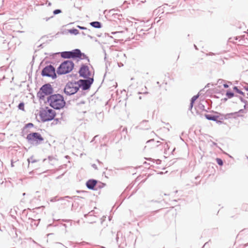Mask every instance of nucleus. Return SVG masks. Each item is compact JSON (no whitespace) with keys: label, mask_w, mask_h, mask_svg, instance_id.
<instances>
[{"label":"nucleus","mask_w":248,"mask_h":248,"mask_svg":"<svg viewBox=\"0 0 248 248\" xmlns=\"http://www.w3.org/2000/svg\"><path fill=\"white\" fill-rule=\"evenodd\" d=\"M129 137L127 134V128L124 127L122 130L117 133L115 138L117 140H125Z\"/></svg>","instance_id":"nucleus-10"},{"label":"nucleus","mask_w":248,"mask_h":248,"mask_svg":"<svg viewBox=\"0 0 248 248\" xmlns=\"http://www.w3.org/2000/svg\"><path fill=\"white\" fill-rule=\"evenodd\" d=\"M91 31H86V33H87L88 34H89L91 33Z\"/></svg>","instance_id":"nucleus-55"},{"label":"nucleus","mask_w":248,"mask_h":248,"mask_svg":"<svg viewBox=\"0 0 248 248\" xmlns=\"http://www.w3.org/2000/svg\"><path fill=\"white\" fill-rule=\"evenodd\" d=\"M62 12V11L61 9H56L54 10L53 12V15H56L59 14H60Z\"/></svg>","instance_id":"nucleus-30"},{"label":"nucleus","mask_w":248,"mask_h":248,"mask_svg":"<svg viewBox=\"0 0 248 248\" xmlns=\"http://www.w3.org/2000/svg\"><path fill=\"white\" fill-rule=\"evenodd\" d=\"M73 75V77H77V75L76 74V75Z\"/></svg>","instance_id":"nucleus-60"},{"label":"nucleus","mask_w":248,"mask_h":248,"mask_svg":"<svg viewBox=\"0 0 248 248\" xmlns=\"http://www.w3.org/2000/svg\"><path fill=\"white\" fill-rule=\"evenodd\" d=\"M229 41L230 42H232L233 43H235L233 40H232V38H231L229 39Z\"/></svg>","instance_id":"nucleus-41"},{"label":"nucleus","mask_w":248,"mask_h":248,"mask_svg":"<svg viewBox=\"0 0 248 248\" xmlns=\"http://www.w3.org/2000/svg\"><path fill=\"white\" fill-rule=\"evenodd\" d=\"M98 137V135H96V136H95L93 138V140H95V139H96V138H97Z\"/></svg>","instance_id":"nucleus-51"},{"label":"nucleus","mask_w":248,"mask_h":248,"mask_svg":"<svg viewBox=\"0 0 248 248\" xmlns=\"http://www.w3.org/2000/svg\"><path fill=\"white\" fill-rule=\"evenodd\" d=\"M56 113L55 110L47 107L40 111L39 115L42 121L45 122L50 121L54 119Z\"/></svg>","instance_id":"nucleus-4"},{"label":"nucleus","mask_w":248,"mask_h":248,"mask_svg":"<svg viewBox=\"0 0 248 248\" xmlns=\"http://www.w3.org/2000/svg\"><path fill=\"white\" fill-rule=\"evenodd\" d=\"M78 91L76 81H68L63 89L64 93L67 95H72L77 93Z\"/></svg>","instance_id":"nucleus-5"},{"label":"nucleus","mask_w":248,"mask_h":248,"mask_svg":"<svg viewBox=\"0 0 248 248\" xmlns=\"http://www.w3.org/2000/svg\"><path fill=\"white\" fill-rule=\"evenodd\" d=\"M206 55H210V56L211 55H211H214V54L213 53H212V52H210L208 54H207Z\"/></svg>","instance_id":"nucleus-44"},{"label":"nucleus","mask_w":248,"mask_h":248,"mask_svg":"<svg viewBox=\"0 0 248 248\" xmlns=\"http://www.w3.org/2000/svg\"><path fill=\"white\" fill-rule=\"evenodd\" d=\"M175 6H172V8H171V9H174V8H175Z\"/></svg>","instance_id":"nucleus-61"},{"label":"nucleus","mask_w":248,"mask_h":248,"mask_svg":"<svg viewBox=\"0 0 248 248\" xmlns=\"http://www.w3.org/2000/svg\"><path fill=\"white\" fill-rule=\"evenodd\" d=\"M51 3L50 2H49V3H48V5H49V6L51 5Z\"/></svg>","instance_id":"nucleus-62"},{"label":"nucleus","mask_w":248,"mask_h":248,"mask_svg":"<svg viewBox=\"0 0 248 248\" xmlns=\"http://www.w3.org/2000/svg\"><path fill=\"white\" fill-rule=\"evenodd\" d=\"M18 108L19 109L24 110V103L20 102L18 105Z\"/></svg>","instance_id":"nucleus-25"},{"label":"nucleus","mask_w":248,"mask_h":248,"mask_svg":"<svg viewBox=\"0 0 248 248\" xmlns=\"http://www.w3.org/2000/svg\"><path fill=\"white\" fill-rule=\"evenodd\" d=\"M26 140H44V138L39 133L31 132L27 134Z\"/></svg>","instance_id":"nucleus-11"},{"label":"nucleus","mask_w":248,"mask_h":248,"mask_svg":"<svg viewBox=\"0 0 248 248\" xmlns=\"http://www.w3.org/2000/svg\"><path fill=\"white\" fill-rule=\"evenodd\" d=\"M118 66L121 67L122 66H123L124 64L122 62H118Z\"/></svg>","instance_id":"nucleus-37"},{"label":"nucleus","mask_w":248,"mask_h":248,"mask_svg":"<svg viewBox=\"0 0 248 248\" xmlns=\"http://www.w3.org/2000/svg\"><path fill=\"white\" fill-rule=\"evenodd\" d=\"M156 84H157V85H158L159 87H160V85L159 82L157 81V82H156Z\"/></svg>","instance_id":"nucleus-53"},{"label":"nucleus","mask_w":248,"mask_h":248,"mask_svg":"<svg viewBox=\"0 0 248 248\" xmlns=\"http://www.w3.org/2000/svg\"><path fill=\"white\" fill-rule=\"evenodd\" d=\"M247 106H248V105H246V104H245V105L244 106V109H246L247 108Z\"/></svg>","instance_id":"nucleus-47"},{"label":"nucleus","mask_w":248,"mask_h":248,"mask_svg":"<svg viewBox=\"0 0 248 248\" xmlns=\"http://www.w3.org/2000/svg\"><path fill=\"white\" fill-rule=\"evenodd\" d=\"M47 102L52 108L60 110L65 105V101L62 95L57 93L53 94L47 97Z\"/></svg>","instance_id":"nucleus-1"},{"label":"nucleus","mask_w":248,"mask_h":248,"mask_svg":"<svg viewBox=\"0 0 248 248\" xmlns=\"http://www.w3.org/2000/svg\"><path fill=\"white\" fill-rule=\"evenodd\" d=\"M54 89L49 83H46L42 85L37 93V97L42 100L45 99L46 96H50L53 94Z\"/></svg>","instance_id":"nucleus-3"},{"label":"nucleus","mask_w":248,"mask_h":248,"mask_svg":"<svg viewBox=\"0 0 248 248\" xmlns=\"http://www.w3.org/2000/svg\"><path fill=\"white\" fill-rule=\"evenodd\" d=\"M85 101L82 100V101H80L79 102H77L76 105L77 106H79V105H80L81 104H85Z\"/></svg>","instance_id":"nucleus-33"},{"label":"nucleus","mask_w":248,"mask_h":248,"mask_svg":"<svg viewBox=\"0 0 248 248\" xmlns=\"http://www.w3.org/2000/svg\"><path fill=\"white\" fill-rule=\"evenodd\" d=\"M78 60H87L88 62H89V59L88 57L84 53L81 52L79 49H78V52L77 54V58Z\"/></svg>","instance_id":"nucleus-13"},{"label":"nucleus","mask_w":248,"mask_h":248,"mask_svg":"<svg viewBox=\"0 0 248 248\" xmlns=\"http://www.w3.org/2000/svg\"><path fill=\"white\" fill-rule=\"evenodd\" d=\"M224 119H227L228 118H230L231 117H233V115H231L230 113H227L226 115H224Z\"/></svg>","instance_id":"nucleus-32"},{"label":"nucleus","mask_w":248,"mask_h":248,"mask_svg":"<svg viewBox=\"0 0 248 248\" xmlns=\"http://www.w3.org/2000/svg\"><path fill=\"white\" fill-rule=\"evenodd\" d=\"M79 76L83 78H88L91 75L89 67L85 64H82L78 71Z\"/></svg>","instance_id":"nucleus-9"},{"label":"nucleus","mask_w":248,"mask_h":248,"mask_svg":"<svg viewBox=\"0 0 248 248\" xmlns=\"http://www.w3.org/2000/svg\"><path fill=\"white\" fill-rule=\"evenodd\" d=\"M235 96L238 97L242 103H244L245 104H246V105H248V101L244 99L242 97L238 95H236Z\"/></svg>","instance_id":"nucleus-29"},{"label":"nucleus","mask_w":248,"mask_h":248,"mask_svg":"<svg viewBox=\"0 0 248 248\" xmlns=\"http://www.w3.org/2000/svg\"><path fill=\"white\" fill-rule=\"evenodd\" d=\"M180 140H183V139L181 137H180Z\"/></svg>","instance_id":"nucleus-64"},{"label":"nucleus","mask_w":248,"mask_h":248,"mask_svg":"<svg viewBox=\"0 0 248 248\" xmlns=\"http://www.w3.org/2000/svg\"><path fill=\"white\" fill-rule=\"evenodd\" d=\"M224 80L222 79H219L217 81V84H221L223 82H224Z\"/></svg>","instance_id":"nucleus-35"},{"label":"nucleus","mask_w":248,"mask_h":248,"mask_svg":"<svg viewBox=\"0 0 248 248\" xmlns=\"http://www.w3.org/2000/svg\"><path fill=\"white\" fill-rule=\"evenodd\" d=\"M210 83L207 84V85L205 86V87H210Z\"/></svg>","instance_id":"nucleus-52"},{"label":"nucleus","mask_w":248,"mask_h":248,"mask_svg":"<svg viewBox=\"0 0 248 248\" xmlns=\"http://www.w3.org/2000/svg\"><path fill=\"white\" fill-rule=\"evenodd\" d=\"M78 94H77V96H76L77 98H74L73 99V101L77 100V99H78V98H79V96H80V95L79 96H78Z\"/></svg>","instance_id":"nucleus-42"},{"label":"nucleus","mask_w":248,"mask_h":248,"mask_svg":"<svg viewBox=\"0 0 248 248\" xmlns=\"http://www.w3.org/2000/svg\"><path fill=\"white\" fill-rule=\"evenodd\" d=\"M166 124L167 125L169 126H170V127H171V126H170V124H169V123H167V124Z\"/></svg>","instance_id":"nucleus-54"},{"label":"nucleus","mask_w":248,"mask_h":248,"mask_svg":"<svg viewBox=\"0 0 248 248\" xmlns=\"http://www.w3.org/2000/svg\"><path fill=\"white\" fill-rule=\"evenodd\" d=\"M104 54H105V57H104V61H105L106 62V68H108V64L109 65L110 64V63L107 60V53H106V50H104Z\"/></svg>","instance_id":"nucleus-24"},{"label":"nucleus","mask_w":248,"mask_h":248,"mask_svg":"<svg viewBox=\"0 0 248 248\" xmlns=\"http://www.w3.org/2000/svg\"><path fill=\"white\" fill-rule=\"evenodd\" d=\"M199 97V94L193 96L190 100V103L194 104L195 101Z\"/></svg>","instance_id":"nucleus-23"},{"label":"nucleus","mask_w":248,"mask_h":248,"mask_svg":"<svg viewBox=\"0 0 248 248\" xmlns=\"http://www.w3.org/2000/svg\"><path fill=\"white\" fill-rule=\"evenodd\" d=\"M223 87L224 88H228L229 87V85L227 84H224Z\"/></svg>","instance_id":"nucleus-39"},{"label":"nucleus","mask_w":248,"mask_h":248,"mask_svg":"<svg viewBox=\"0 0 248 248\" xmlns=\"http://www.w3.org/2000/svg\"><path fill=\"white\" fill-rule=\"evenodd\" d=\"M90 24L92 27L96 29H100L102 27V23L99 21H93L90 22Z\"/></svg>","instance_id":"nucleus-17"},{"label":"nucleus","mask_w":248,"mask_h":248,"mask_svg":"<svg viewBox=\"0 0 248 248\" xmlns=\"http://www.w3.org/2000/svg\"><path fill=\"white\" fill-rule=\"evenodd\" d=\"M239 38V37H235L234 38V40H237Z\"/></svg>","instance_id":"nucleus-50"},{"label":"nucleus","mask_w":248,"mask_h":248,"mask_svg":"<svg viewBox=\"0 0 248 248\" xmlns=\"http://www.w3.org/2000/svg\"><path fill=\"white\" fill-rule=\"evenodd\" d=\"M140 129L142 130H147L150 128V126L148 124V121L143 120L137 126Z\"/></svg>","instance_id":"nucleus-12"},{"label":"nucleus","mask_w":248,"mask_h":248,"mask_svg":"<svg viewBox=\"0 0 248 248\" xmlns=\"http://www.w3.org/2000/svg\"><path fill=\"white\" fill-rule=\"evenodd\" d=\"M41 76L43 77H49L56 79L57 77L55 67L51 64L46 66L41 71Z\"/></svg>","instance_id":"nucleus-6"},{"label":"nucleus","mask_w":248,"mask_h":248,"mask_svg":"<svg viewBox=\"0 0 248 248\" xmlns=\"http://www.w3.org/2000/svg\"><path fill=\"white\" fill-rule=\"evenodd\" d=\"M199 109H201V110H204V111H207V110L205 109V107H204V105L202 103H200L198 106Z\"/></svg>","instance_id":"nucleus-26"},{"label":"nucleus","mask_w":248,"mask_h":248,"mask_svg":"<svg viewBox=\"0 0 248 248\" xmlns=\"http://www.w3.org/2000/svg\"><path fill=\"white\" fill-rule=\"evenodd\" d=\"M96 183H97L96 181L94 180H90L87 182L86 185H87V186L89 189H93L94 187L96 185Z\"/></svg>","instance_id":"nucleus-14"},{"label":"nucleus","mask_w":248,"mask_h":248,"mask_svg":"<svg viewBox=\"0 0 248 248\" xmlns=\"http://www.w3.org/2000/svg\"><path fill=\"white\" fill-rule=\"evenodd\" d=\"M74 63L70 60H66L62 62L57 69V73L62 75L70 73L74 67Z\"/></svg>","instance_id":"nucleus-2"},{"label":"nucleus","mask_w":248,"mask_h":248,"mask_svg":"<svg viewBox=\"0 0 248 248\" xmlns=\"http://www.w3.org/2000/svg\"><path fill=\"white\" fill-rule=\"evenodd\" d=\"M233 90L234 91H235L236 93H239V94H240L243 96L245 95V93L244 92H243L242 91H241L240 90H239L238 88V87L237 86H234L233 87Z\"/></svg>","instance_id":"nucleus-20"},{"label":"nucleus","mask_w":248,"mask_h":248,"mask_svg":"<svg viewBox=\"0 0 248 248\" xmlns=\"http://www.w3.org/2000/svg\"><path fill=\"white\" fill-rule=\"evenodd\" d=\"M78 48L73 49L71 51H65L61 52V56L63 59H77Z\"/></svg>","instance_id":"nucleus-8"},{"label":"nucleus","mask_w":248,"mask_h":248,"mask_svg":"<svg viewBox=\"0 0 248 248\" xmlns=\"http://www.w3.org/2000/svg\"><path fill=\"white\" fill-rule=\"evenodd\" d=\"M230 114L233 115V118H236V117H242L243 115L242 114H239L238 112H235L232 113H230Z\"/></svg>","instance_id":"nucleus-27"},{"label":"nucleus","mask_w":248,"mask_h":248,"mask_svg":"<svg viewBox=\"0 0 248 248\" xmlns=\"http://www.w3.org/2000/svg\"><path fill=\"white\" fill-rule=\"evenodd\" d=\"M38 47L42 48L43 47V44L40 45Z\"/></svg>","instance_id":"nucleus-49"},{"label":"nucleus","mask_w":248,"mask_h":248,"mask_svg":"<svg viewBox=\"0 0 248 248\" xmlns=\"http://www.w3.org/2000/svg\"><path fill=\"white\" fill-rule=\"evenodd\" d=\"M228 98V97H227V98H222V99H221V101H222V102H226V101H227Z\"/></svg>","instance_id":"nucleus-38"},{"label":"nucleus","mask_w":248,"mask_h":248,"mask_svg":"<svg viewBox=\"0 0 248 248\" xmlns=\"http://www.w3.org/2000/svg\"><path fill=\"white\" fill-rule=\"evenodd\" d=\"M194 47L196 49H198V48H197V46L195 45H194Z\"/></svg>","instance_id":"nucleus-57"},{"label":"nucleus","mask_w":248,"mask_h":248,"mask_svg":"<svg viewBox=\"0 0 248 248\" xmlns=\"http://www.w3.org/2000/svg\"><path fill=\"white\" fill-rule=\"evenodd\" d=\"M33 162H31V164L30 163H29V166H30V165H32V164H33Z\"/></svg>","instance_id":"nucleus-58"},{"label":"nucleus","mask_w":248,"mask_h":248,"mask_svg":"<svg viewBox=\"0 0 248 248\" xmlns=\"http://www.w3.org/2000/svg\"><path fill=\"white\" fill-rule=\"evenodd\" d=\"M52 17H53V16H51V17H50L46 18V21H48L50 18H52Z\"/></svg>","instance_id":"nucleus-48"},{"label":"nucleus","mask_w":248,"mask_h":248,"mask_svg":"<svg viewBox=\"0 0 248 248\" xmlns=\"http://www.w3.org/2000/svg\"><path fill=\"white\" fill-rule=\"evenodd\" d=\"M139 99H141V96H140L139 97Z\"/></svg>","instance_id":"nucleus-63"},{"label":"nucleus","mask_w":248,"mask_h":248,"mask_svg":"<svg viewBox=\"0 0 248 248\" xmlns=\"http://www.w3.org/2000/svg\"><path fill=\"white\" fill-rule=\"evenodd\" d=\"M193 107V104L190 103L188 109L191 110Z\"/></svg>","instance_id":"nucleus-36"},{"label":"nucleus","mask_w":248,"mask_h":248,"mask_svg":"<svg viewBox=\"0 0 248 248\" xmlns=\"http://www.w3.org/2000/svg\"><path fill=\"white\" fill-rule=\"evenodd\" d=\"M120 32H112V34H115V33H119Z\"/></svg>","instance_id":"nucleus-56"},{"label":"nucleus","mask_w":248,"mask_h":248,"mask_svg":"<svg viewBox=\"0 0 248 248\" xmlns=\"http://www.w3.org/2000/svg\"><path fill=\"white\" fill-rule=\"evenodd\" d=\"M147 94L148 93L147 92H139L138 94Z\"/></svg>","instance_id":"nucleus-40"},{"label":"nucleus","mask_w":248,"mask_h":248,"mask_svg":"<svg viewBox=\"0 0 248 248\" xmlns=\"http://www.w3.org/2000/svg\"><path fill=\"white\" fill-rule=\"evenodd\" d=\"M244 89H245L246 91H248V84L247 86H245V87H244Z\"/></svg>","instance_id":"nucleus-46"},{"label":"nucleus","mask_w":248,"mask_h":248,"mask_svg":"<svg viewBox=\"0 0 248 248\" xmlns=\"http://www.w3.org/2000/svg\"><path fill=\"white\" fill-rule=\"evenodd\" d=\"M33 126V124L31 123H29L25 125V126L23 127L22 129V133L24 135L25 133H28V129L29 128L32 127Z\"/></svg>","instance_id":"nucleus-18"},{"label":"nucleus","mask_w":248,"mask_h":248,"mask_svg":"<svg viewBox=\"0 0 248 248\" xmlns=\"http://www.w3.org/2000/svg\"><path fill=\"white\" fill-rule=\"evenodd\" d=\"M226 95L228 98H231L234 96V93L230 90L226 91Z\"/></svg>","instance_id":"nucleus-19"},{"label":"nucleus","mask_w":248,"mask_h":248,"mask_svg":"<svg viewBox=\"0 0 248 248\" xmlns=\"http://www.w3.org/2000/svg\"><path fill=\"white\" fill-rule=\"evenodd\" d=\"M77 27L80 30H85L87 31H91V30L90 29H87L86 27H83V26H80L79 25H78L77 26Z\"/></svg>","instance_id":"nucleus-28"},{"label":"nucleus","mask_w":248,"mask_h":248,"mask_svg":"<svg viewBox=\"0 0 248 248\" xmlns=\"http://www.w3.org/2000/svg\"><path fill=\"white\" fill-rule=\"evenodd\" d=\"M204 116L207 120L213 121H217V119H218V118H219V116L214 115L212 114H205Z\"/></svg>","instance_id":"nucleus-16"},{"label":"nucleus","mask_w":248,"mask_h":248,"mask_svg":"<svg viewBox=\"0 0 248 248\" xmlns=\"http://www.w3.org/2000/svg\"><path fill=\"white\" fill-rule=\"evenodd\" d=\"M69 32L71 34H73L75 35H77V34H79V33L78 30L76 29H75V28H73V29L69 30Z\"/></svg>","instance_id":"nucleus-21"},{"label":"nucleus","mask_w":248,"mask_h":248,"mask_svg":"<svg viewBox=\"0 0 248 248\" xmlns=\"http://www.w3.org/2000/svg\"><path fill=\"white\" fill-rule=\"evenodd\" d=\"M87 36H88V37H89L90 38H91V39H93V36H92L91 35H90L89 34H87Z\"/></svg>","instance_id":"nucleus-45"},{"label":"nucleus","mask_w":248,"mask_h":248,"mask_svg":"<svg viewBox=\"0 0 248 248\" xmlns=\"http://www.w3.org/2000/svg\"><path fill=\"white\" fill-rule=\"evenodd\" d=\"M116 132H112L111 133H108V134L104 136L103 138V140L108 139V140H114V139H117L115 138L116 135Z\"/></svg>","instance_id":"nucleus-15"},{"label":"nucleus","mask_w":248,"mask_h":248,"mask_svg":"<svg viewBox=\"0 0 248 248\" xmlns=\"http://www.w3.org/2000/svg\"><path fill=\"white\" fill-rule=\"evenodd\" d=\"M216 161H217V163L220 165V166H222L223 165V161L222 160L220 159V158H217L216 159Z\"/></svg>","instance_id":"nucleus-31"},{"label":"nucleus","mask_w":248,"mask_h":248,"mask_svg":"<svg viewBox=\"0 0 248 248\" xmlns=\"http://www.w3.org/2000/svg\"><path fill=\"white\" fill-rule=\"evenodd\" d=\"M85 79H80L76 81L78 90L81 88L83 91L88 90L90 89L93 84L94 79L93 78H84Z\"/></svg>","instance_id":"nucleus-7"},{"label":"nucleus","mask_w":248,"mask_h":248,"mask_svg":"<svg viewBox=\"0 0 248 248\" xmlns=\"http://www.w3.org/2000/svg\"><path fill=\"white\" fill-rule=\"evenodd\" d=\"M167 129L168 130V131H170V128L169 127H166Z\"/></svg>","instance_id":"nucleus-59"},{"label":"nucleus","mask_w":248,"mask_h":248,"mask_svg":"<svg viewBox=\"0 0 248 248\" xmlns=\"http://www.w3.org/2000/svg\"><path fill=\"white\" fill-rule=\"evenodd\" d=\"M239 114L240 113H246V111H245V109H241L238 111Z\"/></svg>","instance_id":"nucleus-34"},{"label":"nucleus","mask_w":248,"mask_h":248,"mask_svg":"<svg viewBox=\"0 0 248 248\" xmlns=\"http://www.w3.org/2000/svg\"><path fill=\"white\" fill-rule=\"evenodd\" d=\"M81 33H82V34L83 35H87V34H88V33H86V32H84V31H82V32H81Z\"/></svg>","instance_id":"nucleus-43"},{"label":"nucleus","mask_w":248,"mask_h":248,"mask_svg":"<svg viewBox=\"0 0 248 248\" xmlns=\"http://www.w3.org/2000/svg\"><path fill=\"white\" fill-rule=\"evenodd\" d=\"M220 116H221V118L219 117V118H218V119H217V121H215L217 124H222L223 123V120L224 119H225L224 115L220 114Z\"/></svg>","instance_id":"nucleus-22"}]
</instances>
